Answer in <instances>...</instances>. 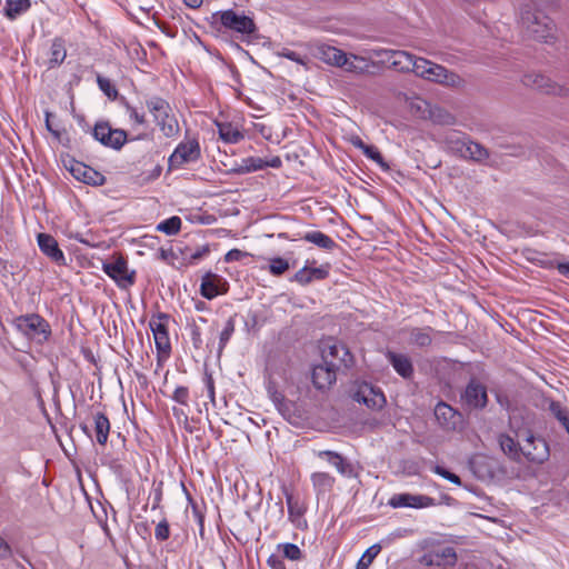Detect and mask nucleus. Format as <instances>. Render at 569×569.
<instances>
[{"mask_svg": "<svg viewBox=\"0 0 569 569\" xmlns=\"http://www.w3.org/2000/svg\"><path fill=\"white\" fill-rule=\"evenodd\" d=\"M520 23L528 37L548 42L555 38L556 27L543 12L526 7L520 13Z\"/></svg>", "mask_w": 569, "mask_h": 569, "instance_id": "obj_1", "label": "nucleus"}, {"mask_svg": "<svg viewBox=\"0 0 569 569\" xmlns=\"http://www.w3.org/2000/svg\"><path fill=\"white\" fill-rule=\"evenodd\" d=\"M413 73L427 81L436 82L450 88H462L465 80L456 72L426 58H419Z\"/></svg>", "mask_w": 569, "mask_h": 569, "instance_id": "obj_2", "label": "nucleus"}, {"mask_svg": "<svg viewBox=\"0 0 569 569\" xmlns=\"http://www.w3.org/2000/svg\"><path fill=\"white\" fill-rule=\"evenodd\" d=\"M146 106L167 138L178 136L180 131L179 122L172 113L170 104L164 99L151 97L147 100Z\"/></svg>", "mask_w": 569, "mask_h": 569, "instance_id": "obj_3", "label": "nucleus"}, {"mask_svg": "<svg viewBox=\"0 0 569 569\" xmlns=\"http://www.w3.org/2000/svg\"><path fill=\"white\" fill-rule=\"evenodd\" d=\"M14 326L23 336L42 345L51 335L49 322L37 313H30L16 318Z\"/></svg>", "mask_w": 569, "mask_h": 569, "instance_id": "obj_4", "label": "nucleus"}, {"mask_svg": "<svg viewBox=\"0 0 569 569\" xmlns=\"http://www.w3.org/2000/svg\"><path fill=\"white\" fill-rule=\"evenodd\" d=\"M371 54L380 62L400 72H413L420 57H416L403 50H391L385 48L372 49Z\"/></svg>", "mask_w": 569, "mask_h": 569, "instance_id": "obj_5", "label": "nucleus"}, {"mask_svg": "<svg viewBox=\"0 0 569 569\" xmlns=\"http://www.w3.org/2000/svg\"><path fill=\"white\" fill-rule=\"evenodd\" d=\"M212 22L242 36H250L256 31V24L250 17L231 9L213 13Z\"/></svg>", "mask_w": 569, "mask_h": 569, "instance_id": "obj_6", "label": "nucleus"}, {"mask_svg": "<svg viewBox=\"0 0 569 569\" xmlns=\"http://www.w3.org/2000/svg\"><path fill=\"white\" fill-rule=\"evenodd\" d=\"M521 82L525 87L540 93L569 97V84H559L539 72L530 71L525 73Z\"/></svg>", "mask_w": 569, "mask_h": 569, "instance_id": "obj_7", "label": "nucleus"}, {"mask_svg": "<svg viewBox=\"0 0 569 569\" xmlns=\"http://www.w3.org/2000/svg\"><path fill=\"white\" fill-rule=\"evenodd\" d=\"M201 157V148L198 139L186 138L182 140L168 159L170 169H180L186 164L197 162Z\"/></svg>", "mask_w": 569, "mask_h": 569, "instance_id": "obj_8", "label": "nucleus"}, {"mask_svg": "<svg viewBox=\"0 0 569 569\" xmlns=\"http://www.w3.org/2000/svg\"><path fill=\"white\" fill-rule=\"evenodd\" d=\"M322 360L333 369L350 367L352 365V355L349 349L340 341L330 339L323 343Z\"/></svg>", "mask_w": 569, "mask_h": 569, "instance_id": "obj_9", "label": "nucleus"}, {"mask_svg": "<svg viewBox=\"0 0 569 569\" xmlns=\"http://www.w3.org/2000/svg\"><path fill=\"white\" fill-rule=\"evenodd\" d=\"M102 270L121 289H127L134 283L136 271L129 270L128 262L122 257H118L113 261L103 262Z\"/></svg>", "mask_w": 569, "mask_h": 569, "instance_id": "obj_10", "label": "nucleus"}, {"mask_svg": "<svg viewBox=\"0 0 569 569\" xmlns=\"http://www.w3.org/2000/svg\"><path fill=\"white\" fill-rule=\"evenodd\" d=\"M169 316L159 313L151 317L149 321L150 330L153 335L158 353L168 357L171 351V342L168 333Z\"/></svg>", "mask_w": 569, "mask_h": 569, "instance_id": "obj_11", "label": "nucleus"}, {"mask_svg": "<svg viewBox=\"0 0 569 569\" xmlns=\"http://www.w3.org/2000/svg\"><path fill=\"white\" fill-rule=\"evenodd\" d=\"M521 456L535 463H542L549 457L548 443L539 437L528 433L521 445Z\"/></svg>", "mask_w": 569, "mask_h": 569, "instance_id": "obj_12", "label": "nucleus"}, {"mask_svg": "<svg viewBox=\"0 0 569 569\" xmlns=\"http://www.w3.org/2000/svg\"><path fill=\"white\" fill-rule=\"evenodd\" d=\"M93 137L106 147L120 149L127 141V132L122 129H112L108 123H97Z\"/></svg>", "mask_w": 569, "mask_h": 569, "instance_id": "obj_13", "label": "nucleus"}, {"mask_svg": "<svg viewBox=\"0 0 569 569\" xmlns=\"http://www.w3.org/2000/svg\"><path fill=\"white\" fill-rule=\"evenodd\" d=\"M353 399L370 409H381L386 403V398L382 391L368 382H361L358 385L357 390L353 393Z\"/></svg>", "mask_w": 569, "mask_h": 569, "instance_id": "obj_14", "label": "nucleus"}, {"mask_svg": "<svg viewBox=\"0 0 569 569\" xmlns=\"http://www.w3.org/2000/svg\"><path fill=\"white\" fill-rule=\"evenodd\" d=\"M392 508H413L423 509L435 506V499L425 495H413L409 492L395 493L388 501Z\"/></svg>", "mask_w": 569, "mask_h": 569, "instance_id": "obj_15", "label": "nucleus"}, {"mask_svg": "<svg viewBox=\"0 0 569 569\" xmlns=\"http://www.w3.org/2000/svg\"><path fill=\"white\" fill-rule=\"evenodd\" d=\"M457 562V553L452 547H440L430 550L421 558V563L428 567L448 568Z\"/></svg>", "mask_w": 569, "mask_h": 569, "instance_id": "obj_16", "label": "nucleus"}, {"mask_svg": "<svg viewBox=\"0 0 569 569\" xmlns=\"http://www.w3.org/2000/svg\"><path fill=\"white\" fill-rule=\"evenodd\" d=\"M37 242L41 252L46 254L50 260H52L58 266H66V256L59 248L58 241L51 234L39 233L37 236Z\"/></svg>", "mask_w": 569, "mask_h": 569, "instance_id": "obj_17", "label": "nucleus"}, {"mask_svg": "<svg viewBox=\"0 0 569 569\" xmlns=\"http://www.w3.org/2000/svg\"><path fill=\"white\" fill-rule=\"evenodd\" d=\"M227 281L212 272H207L202 279L200 284V293L206 299H213L220 295L227 292Z\"/></svg>", "mask_w": 569, "mask_h": 569, "instance_id": "obj_18", "label": "nucleus"}, {"mask_svg": "<svg viewBox=\"0 0 569 569\" xmlns=\"http://www.w3.org/2000/svg\"><path fill=\"white\" fill-rule=\"evenodd\" d=\"M315 455L326 460L330 466H332L341 476L347 478L356 477L355 467L350 463L346 458H343L340 453L331 450H320L316 451Z\"/></svg>", "mask_w": 569, "mask_h": 569, "instance_id": "obj_19", "label": "nucleus"}, {"mask_svg": "<svg viewBox=\"0 0 569 569\" xmlns=\"http://www.w3.org/2000/svg\"><path fill=\"white\" fill-rule=\"evenodd\" d=\"M462 400L469 408L481 409L486 407L488 401L486 387L471 380L462 395Z\"/></svg>", "mask_w": 569, "mask_h": 569, "instance_id": "obj_20", "label": "nucleus"}, {"mask_svg": "<svg viewBox=\"0 0 569 569\" xmlns=\"http://www.w3.org/2000/svg\"><path fill=\"white\" fill-rule=\"evenodd\" d=\"M435 416L439 425L446 430H456L462 422L461 415L445 402L435 408Z\"/></svg>", "mask_w": 569, "mask_h": 569, "instance_id": "obj_21", "label": "nucleus"}, {"mask_svg": "<svg viewBox=\"0 0 569 569\" xmlns=\"http://www.w3.org/2000/svg\"><path fill=\"white\" fill-rule=\"evenodd\" d=\"M70 171L77 180L87 184L101 186L104 182V177L101 173L81 162L72 164Z\"/></svg>", "mask_w": 569, "mask_h": 569, "instance_id": "obj_22", "label": "nucleus"}, {"mask_svg": "<svg viewBox=\"0 0 569 569\" xmlns=\"http://www.w3.org/2000/svg\"><path fill=\"white\" fill-rule=\"evenodd\" d=\"M336 372L337 370L326 362L315 366L312 369V382L315 387L325 389L331 386L336 381Z\"/></svg>", "mask_w": 569, "mask_h": 569, "instance_id": "obj_23", "label": "nucleus"}, {"mask_svg": "<svg viewBox=\"0 0 569 569\" xmlns=\"http://www.w3.org/2000/svg\"><path fill=\"white\" fill-rule=\"evenodd\" d=\"M214 124L218 129L219 138L226 143H238L244 138L238 123L216 120Z\"/></svg>", "mask_w": 569, "mask_h": 569, "instance_id": "obj_24", "label": "nucleus"}, {"mask_svg": "<svg viewBox=\"0 0 569 569\" xmlns=\"http://www.w3.org/2000/svg\"><path fill=\"white\" fill-rule=\"evenodd\" d=\"M329 273V266L321 267H303L295 274V280L301 284H307L313 280H321L327 278Z\"/></svg>", "mask_w": 569, "mask_h": 569, "instance_id": "obj_25", "label": "nucleus"}, {"mask_svg": "<svg viewBox=\"0 0 569 569\" xmlns=\"http://www.w3.org/2000/svg\"><path fill=\"white\" fill-rule=\"evenodd\" d=\"M319 58L327 64L341 68L346 63V53L331 46H320L318 49Z\"/></svg>", "mask_w": 569, "mask_h": 569, "instance_id": "obj_26", "label": "nucleus"}, {"mask_svg": "<svg viewBox=\"0 0 569 569\" xmlns=\"http://www.w3.org/2000/svg\"><path fill=\"white\" fill-rule=\"evenodd\" d=\"M313 489L318 496L326 495L327 492L331 491L336 479L333 476H331L329 472L325 471H317L313 472L310 477Z\"/></svg>", "mask_w": 569, "mask_h": 569, "instance_id": "obj_27", "label": "nucleus"}, {"mask_svg": "<svg viewBox=\"0 0 569 569\" xmlns=\"http://www.w3.org/2000/svg\"><path fill=\"white\" fill-rule=\"evenodd\" d=\"M387 358L389 362L392 365L393 369L403 378H410L413 368L410 359L402 355V353H396V352H388Z\"/></svg>", "mask_w": 569, "mask_h": 569, "instance_id": "obj_28", "label": "nucleus"}, {"mask_svg": "<svg viewBox=\"0 0 569 569\" xmlns=\"http://www.w3.org/2000/svg\"><path fill=\"white\" fill-rule=\"evenodd\" d=\"M427 120L440 126H455L457 118L443 107L431 104Z\"/></svg>", "mask_w": 569, "mask_h": 569, "instance_id": "obj_29", "label": "nucleus"}, {"mask_svg": "<svg viewBox=\"0 0 569 569\" xmlns=\"http://www.w3.org/2000/svg\"><path fill=\"white\" fill-rule=\"evenodd\" d=\"M498 443L501 451L515 461H519L521 458V445H519L513 438L506 433L498 436Z\"/></svg>", "mask_w": 569, "mask_h": 569, "instance_id": "obj_30", "label": "nucleus"}, {"mask_svg": "<svg viewBox=\"0 0 569 569\" xmlns=\"http://www.w3.org/2000/svg\"><path fill=\"white\" fill-rule=\"evenodd\" d=\"M488 156H489L488 150L483 146H481L477 142H473L469 139L467 140V142L460 153V157H462L465 159L478 161V162L485 161L488 158Z\"/></svg>", "mask_w": 569, "mask_h": 569, "instance_id": "obj_31", "label": "nucleus"}, {"mask_svg": "<svg viewBox=\"0 0 569 569\" xmlns=\"http://www.w3.org/2000/svg\"><path fill=\"white\" fill-rule=\"evenodd\" d=\"M67 57V50L63 43V40L61 39H54L52 41L50 52H49V59H48V69L56 68L60 66L63 60Z\"/></svg>", "mask_w": 569, "mask_h": 569, "instance_id": "obj_32", "label": "nucleus"}, {"mask_svg": "<svg viewBox=\"0 0 569 569\" xmlns=\"http://www.w3.org/2000/svg\"><path fill=\"white\" fill-rule=\"evenodd\" d=\"M96 440L100 445H106L110 432V421L106 415L97 412L93 416Z\"/></svg>", "mask_w": 569, "mask_h": 569, "instance_id": "obj_33", "label": "nucleus"}, {"mask_svg": "<svg viewBox=\"0 0 569 569\" xmlns=\"http://www.w3.org/2000/svg\"><path fill=\"white\" fill-rule=\"evenodd\" d=\"M341 68L348 72L365 73L369 71L370 62L363 57L346 53V63Z\"/></svg>", "mask_w": 569, "mask_h": 569, "instance_id": "obj_34", "label": "nucleus"}, {"mask_svg": "<svg viewBox=\"0 0 569 569\" xmlns=\"http://www.w3.org/2000/svg\"><path fill=\"white\" fill-rule=\"evenodd\" d=\"M407 104L415 117L427 120L431 103L420 97H412L407 100Z\"/></svg>", "mask_w": 569, "mask_h": 569, "instance_id": "obj_35", "label": "nucleus"}, {"mask_svg": "<svg viewBox=\"0 0 569 569\" xmlns=\"http://www.w3.org/2000/svg\"><path fill=\"white\" fill-rule=\"evenodd\" d=\"M302 239L326 250H332L336 247V242L321 231H309L302 236Z\"/></svg>", "mask_w": 569, "mask_h": 569, "instance_id": "obj_36", "label": "nucleus"}, {"mask_svg": "<svg viewBox=\"0 0 569 569\" xmlns=\"http://www.w3.org/2000/svg\"><path fill=\"white\" fill-rule=\"evenodd\" d=\"M286 501L288 506L289 519L300 527L302 521V516L305 513L303 506L293 498L292 493L286 491Z\"/></svg>", "mask_w": 569, "mask_h": 569, "instance_id": "obj_37", "label": "nucleus"}, {"mask_svg": "<svg viewBox=\"0 0 569 569\" xmlns=\"http://www.w3.org/2000/svg\"><path fill=\"white\" fill-rule=\"evenodd\" d=\"M467 140L468 138L460 131H449L443 138V143L450 151L460 156Z\"/></svg>", "mask_w": 569, "mask_h": 569, "instance_id": "obj_38", "label": "nucleus"}, {"mask_svg": "<svg viewBox=\"0 0 569 569\" xmlns=\"http://www.w3.org/2000/svg\"><path fill=\"white\" fill-rule=\"evenodd\" d=\"M431 333H432V329L429 327L421 328V329L420 328L412 329V331L410 333V342L418 347H427L432 341Z\"/></svg>", "mask_w": 569, "mask_h": 569, "instance_id": "obj_39", "label": "nucleus"}, {"mask_svg": "<svg viewBox=\"0 0 569 569\" xmlns=\"http://www.w3.org/2000/svg\"><path fill=\"white\" fill-rule=\"evenodd\" d=\"M30 7L29 0H7L6 1V16L13 20L21 13L26 12Z\"/></svg>", "mask_w": 569, "mask_h": 569, "instance_id": "obj_40", "label": "nucleus"}, {"mask_svg": "<svg viewBox=\"0 0 569 569\" xmlns=\"http://www.w3.org/2000/svg\"><path fill=\"white\" fill-rule=\"evenodd\" d=\"M181 229V219L177 216L170 217L163 221H161L157 226V230L161 231L168 236L177 234Z\"/></svg>", "mask_w": 569, "mask_h": 569, "instance_id": "obj_41", "label": "nucleus"}, {"mask_svg": "<svg viewBox=\"0 0 569 569\" xmlns=\"http://www.w3.org/2000/svg\"><path fill=\"white\" fill-rule=\"evenodd\" d=\"M380 550L381 546L378 543H375L371 547H369L363 552L361 558L358 560L356 569H368L372 561L375 560V558L379 555Z\"/></svg>", "mask_w": 569, "mask_h": 569, "instance_id": "obj_42", "label": "nucleus"}, {"mask_svg": "<svg viewBox=\"0 0 569 569\" xmlns=\"http://www.w3.org/2000/svg\"><path fill=\"white\" fill-rule=\"evenodd\" d=\"M266 168L264 160L259 157H248L242 159L239 171L242 173L254 172Z\"/></svg>", "mask_w": 569, "mask_h": 569, "instance_id": "obj_43", "label": "nucleus"}, {"mask_svg": "<svg viewBox=\"0 0 569 569\" xmlns=\"http://www.w3.org/2000/svg\"><path fill=\"white\" fill-rule=\"evenodd\" d=\"M277 548H278V550H281L283 557L289 560L298 561L302 558L301 549L295 543H290V542L279 543L277 546Z\"/></svg>", "mask_w": 569, "mask_h": 569, "instance_id": "obj_44", "label": "nucleus"}, {"mask_svg": "<svg viewBox=\"0 0 569 569\" xmlns=\"http://www.w3.org/2000/svg\"><path fill=\"white\" fill-rule=\"evenodd\" d=\"M549 410L552 416L561 423V426L569 422V410L558 401L549 403Z\"/></svg>", "mask_w": 569, "mask_h": 569, "instance_id": "obj_45", "label": "nucleus"}, {"mask_svg": "<svg viewBox=\"0 0 569 569\" xmlns=\"http://www.w3.org/2000/svg\"><path fill=\"white\" fill-rule=\"evenodd\" d=\"M289 269L288 260L274 257L269 260V272L273 276H281Z\"/></svg>", "mask_w": 569, "mask_h": 569, "instance_id": "obj_46", "label": "nucleus"}, {"mask_svg": "<svg viewBox=\"0 0 569 569\" xmlns=\"http://www.w3.org/2000/svg\"><path fill=\"white\" fill-rule=\"evenodd\" d=\"M234 332V320L229 318L220 333L219 349L222 350Z\"/></svg>", "mask_w": 569, "mask_h": 569, "instance_id": "obj_47", "label": "nucleus"}, {"mask_svg": "<svg viewBox=\"0 0 569 569\" xmlns=\"http://www.w3.org/2000/svg\"><path fill=\"white\" fill-rule=\"evenodd\" d=\"M126 113L133 126H143L146 123V117L143 112L138 111L136 107L127 106Z\"/></svg>", "mask_w": 569, "mask_h": 569, "instance_id": "obj_48", "label": "nucleus"}, {"mask_svg": "<svg viewBox=\"0 0 569 569\" xmlns=\"http://www.w3.org/2000/svg\"><path fill=\"white\" fill-rule=\"evenodd\" d=\"M278 56L279 57H283V58H287L291 61H295L301 66H306L307 64V58L306 57H302L301 54H299L298 52L296 51H292L288 48H282L280 51H278Z\"/></svg>", "mask_w": 569, "mask_h": 569, "instance_id": "obj_49", "label": "nucleus"}, {"mask_svg": "<svg viewBox=\"0 0 569 569\" xmlns=\"http://www.w3.org/2000/svg\"><path fill=\"white\" fill-rule=\"evenodd\" d=\"M432 471H433L436 475H438V476H440V477H442V478L447 479L448 481H450V482H452V483H455V485H458V486H460V485H461V480H460V478H459L457 475H455V473L450 472L449 470L445 469L443 467L436 466V467L432 469Z\"/></svg>", "mask_w": 569, "mask_h": 569, "instance_id": "obj_50", "label": "nucleus"}, {"mask_svg": "<svg viewBox=\"0 0 569 569\" xmlns=\"http://www.w3.org/2000/svg\"><path fill=\"white\" fill-rule=\"evenodd\" d=\"M170 529L167 520L160 521L154 530V537L157 540L163 541L169 538Z\"/></svg>", "mask_w": 569, "mask_h": 569, "instance_id": "obj_51", "label": "nucleus"}, {"mask_svg": "<svg viewBox=\"0 0 569 569\" xmlns=\"http://www.w3.org/2000/svg\"><path fill=\"white\" fill-rule=\"evenodd\" d=\"M363 154L380 166H385L380 151L373 146H367L362 151Z\"/></svg>", "mask_w": 569, "mask_h": 569, "instance_id": "obj_52", "label": "nucleus"}, {"mask_svg": "<svg viewBox=\"0 0 569 569\" xmlns=\"http://www.w3.org/2000/svg\"><path fill=\"white\" fill-rule=\"evenodd\" d=\"M189 399V390L186 387H177L173 392V400L180 405H187Z\"/></svg>", "mask_w": 569, "mask_h": 569, "instance_id": "obj_53", "label": "nucleus"}, {"mask_svg": "<svg viewBox=\"0 0 569 569\" xmlns=\"http://www.w3.org/2000/svg\"><path fill=\"white\" fill-rule=\"evenodd\" d=\"M247 253L239 249H231L224 256L226 262H234L241 260Z\"/></svg>", "mask_w": 569, "mask_h": 569, "instance_id": "obj_54", "label": "nucleus"}, {"mask_svg": "<svg viewBox=\"0 0 569 569\" xmlns=\"http://www.w3.org/2000/svg\"><path fill=\"white\" fill-rule=\"evenodd\" d=\"M270 569H286L283 561L276 555H271L267 560Z\"/></svg>", "mask_w": 569, "mask_h": 569, "instance_id": "obj_55", "label": "nucleus"}, {"mask_svg": "<svg viewBox=\"0 0 569 569\" xmlns=\"http://www.w3.org/2000/svg\"><path fill=\"white\" fill-rule=\"evenodd\" d=\"M10 552L11 550L9 545L2 538H0V559L9 557Z\"/></svg>", "mask_w": 569, "mask_h": 569, "instance_id": "obj_56", "label": "nucleus"}, {"mask_svg": "<svg viewBox=\"0 0 569 569\" xmlns=\"http://www.w3.org/2000/svg\"><path fill=\"white\" fill-rule=\"evenodd\" d=\"M269 393L273 400V402L280 408L282 405V401L284 400L283 396L277 391H271V388H269Z\"/></svg>", "mask_w": 569, "mask_h": 569, "instance_id": "obj_57", "label": "nucleus"}, {"mask_svg": "<svg viewBox=\"0 0 569 569\" xmlns=\"http://www.w3.org/2000/svg\"><path fill=\"white\" fill-rule=\"evenodd\" d=\"M266 168H279L281 166V159L279 157H272L269 160H264Z\"/></svg>", "mask_w": 569, "mask_h": 569, "instance_id": "obj_58", "label": "nucleus"}, {"mask_svg": "<svg viewBox=\"0 0 569 569\" xmlns=\"http://www.w3.org/2000/svg\"><path fill=\"white\" fill-rule=\"evenodd\" d=\"M46 127L54 137H59V131L51 126L49 112H46Z\"/></svg>", "mask_w": 569, "mask_h": 569, "instance_id": "obj_59", "label": "nucleus"}, {"mask_svg": "<svg viewBox=\"0 0 569 569\" xmlns=\"http://www.w3.org/2000/svg\"><path fill=\"white\" fill-rule=\"evenodd\" d=\"M351 143L353 147H356L357 149H359L361 151H363L365 148L368 146L359 137L352 138Z\"/></svg>", "mask_w": 569, "mask_h": 569, "instance_id": "obj_60", "label": "nucleus"}, {"mask_svg": "<svg viewBox=\"0 0 569 569\" xmlns=\"http://www.w3.org/2000/svg\"><path fill=\"white\" fill-rule=\"evenodd\" d=\"M209 252L207 248L198 249L196 252L191 254V259L198 260L201 259L203 256H206Z\"/></svg>", "mask_w": 569, "mask_h": 569, "instance_id": "obj_61", "label": "nucleus"}, {"mask_svg": "<svg viewBox=\"0 0 569 569\" xmlns=\"http://www.w3.org/2000/svg\"><path fill=\"white\" fill-rule=\"evenodd\" d=\"M202 1L203 0H183V3L191 9H197L202 4Z\"/></svg>", "mask_w": 569, "mask_h": 569, "instance_id": "obj_62", "label": "nucleus"}, {"mask_svg": "<svg viewBox=\"0 0 569 569\" xmlns=\"http://www.w3.org/2000/svg\"><path fill=\"white\" fill-rule=\"evenodd\" d=\"M558 270L561 274L569 277V262L560 263Z\"/></svg>", "mask_w": 569, "mask_h": 569, "instance_id": "obj_63", "label": "nucleus"}, {"mask_svg": "<svg viewBox=\"0 0 569 569\" xmlns=\"http://www.w3.org/2000/svg\"><path fill=\"white\" fill-rule=\"evenodd\" d=\"M98 81H99L100 88H101V89H102V90H103L108 96H110V92H109V91H108V89H107V88H109V82H108L107 80H104V79H100V78H99V80H98Z\"/></svg>", "mask_w": 569, "mask_h": 569, "instance_id": "obj_64", "label": "nucleus"}]
</instances>
